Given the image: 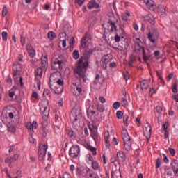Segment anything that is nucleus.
<instances>
[{
  "mask_svg": "<svg viewBox=\"0 0 178 178\" xmlns=\"http://www.w3.org/2000/svg\"><path fill=\"white\" fill-rule=\"evenodd\" d=\"M81 45L82 48L86 49V52L83 53V56L79 59L76 68L74 70L76 77L79 80H87V67H88V61L92 52L95 51L91 38L88 37V34L86 33L81 41ZM88 49V50H87Z\"/></svg>",
  "mask_w": 178,
  "mask_h": 178,
  "instance_id": "1",
  "label": "nucleus"
},
{
  "mask_svg": "<svg viewBox=\"0 0 178 178\" xmlns=\"http://www.w3.org/2000/svg\"><path fill=\"white\" fill-rule=\"evenodd\" d=\"M63 79H60V72H56L51 74L49 79V87L55 94L63 92Z\"/></svg>",
  "mask_w": 178,
  "mask_h": 178,
  "instance_id": "2",
  "label": "nucleus"
},
{
  "mask_svg": "<svg viewBox=\"0 0 178 178\" xmlns=\"http://www.w3.org/2000/svg\"><path fill=\"white\" fill-rule=\"evenodd\" d=\"M106 27H107V30L111 31V33L117 32L116 34L118 35L121 36V38H124V35H126V31H124V28L123 26H120L119 29H118V26H116V23L113 22V21L109 20L105 24Z\"/></svg>",
  "mask_w": 178,
  "mask_h": 178,
  "instance_id": "3",
  "label": "nucleus"
},
{
  "mask_svg": "<svg viewBox=\"0 0 178 178\" xmlns=\"http://www.w3.org/2000/svg\"><path fill=\"white\" fill-rule=\"evenodd\" d=\"M82 114L80 108H73L71 111L70 119L75 129L80 127V120H81Z\"/></svg>",
  "mask_w": 178,
  "mask_h": 178,
  "instance_id": "4",
  "label": "nucleus"
},
{
  "mask_svg": "<svg viewBox=\"0 0 178 178\" xmlns=\"http://www.w3.org/2000/svg\"><path fill=\"white\" fill-rule=\"evenodd\" d=\"M133 40L135 45V52L137 54H143V60L147 62V60H148V57H147V54H145V49H144V47L141 46L143 44L141 42V40H140V38L137 36H134Z\"/></svg>",
  "mask_w": 178,
  "mask_h": 178,
  "instance_id": "5",
  "label": "nucleus"
},
{
  "mask_svg": "<svg viewBox=\"0 0 178 178\" xmlns=\"http://www.w3.org/2000/svg\"><path fill=\"white\" fill-rule=\"evenodd\" d=\"M76 173L80 176H83L84 178H99V176L97 172H95L94 170L90 168H86L81 170V169L77 168Z\"/></svg>",
  "mask_w": 178,
  "mask_h": 178,
  "instance_id": "6",
  "label": "nucleus"
},
{
  "mask_svg": "<svg viewBox=\"0 0 178 178\" xmlns=\"http://www.w3.org/2000/svg\"><path fill=\"white\" fill-rule=\"evenodd\" d=\"M147 39L149 40L150 44H152L154 45V47H156L159 41V32L158 31V29L155 28L150 29L147 33Z\"/></svg>",
  "mask_w": 178,
  "mask_h": 178,
  "instance_id": "7",
  "label": "nucleus"
},
{
  "mask_svg": "<svg viewBox=\"0 0 178 178\" xmlns=\"http://www.w3.org/2000/svg\"><path fill=\"white\" fill-rule=\"evenodd\" d=\"M13 79L15 81H20L21 86H23V78L20 76L22 73V64L19 63H16L13 65Z\"/></svg>",
  "mask_w": 178,
  "mask_h": 178,
  "instance_id": "8",
  "label": "nucleus"
},
{
  "mask_svg": "<svg viewBox=\"0 0 178 178\" xmlns=\"http://www.w3.org/2000/svg\"><path fill=\"white\" fill-rule=\"evenodd\" d=\"M47 149H48V145L40 143L38 150V159L39 161H44L45 159V155H47Z\"/></svg>",
  "mask_w": 178,
  "mask_h": 178,
  "instance_id": "9",
  "label": "nucleus"
},
{
  "mask_svg": "<svg viewBox=\"0 0 178 178\" xmlns=\"http://www.w3.org/2000/svg\"><path fill=\"white\" fill-rule=\"evenodd\" d=\"M63 62L58 58H53L51 60V68L54 70H62Z\"/></svg>",
  "mask_w": 178,
  "mask_h": 178,
  "instance_id": "10",
  "label": "nucleus"
},
{
  "mask_svg": "<svg viewBox=\"0 0 178 178\" xmlns=\"http://www.w3.org/2000/svg\"><path fill=\"white\" fill-rule=\"evenodd\" d=\"M80 154V147L79 145H72L69 151V155L71 158H77Z\"/></svg>",
  "mask_w": 178,
  "mask_h": 178,
  "instance_id": "11",
  "label": "nucleus"
},
{
  "mask_svg": "<svg viewBox=\"0 0 178 178\" xmlns=\"http://www.w3.org/2000/svg\"><path fill=\"white\" fill-rule=\"evenodd\" d=\"M152 129L151 128V124L147 122L143 127V132L146 137V139L147 140V143L149 141V139L151 138V136L152 134Z\"/></svg>",
  "mask_w": 178,
  "mask_h": 178,
  "instance_id": "12",
  "label": "nucleus"
},
{
  "mask_svg": "<svg viewBox=\"0 0 178 178\" xmlns=\"http://www.w3.org/2000/svg\"><path fill=\"white\" fill-rule=\"evenodd\" d=\"M71 92L74 95H79L83 92V89L81 88V84L77 85L74 84L72 86Z\"/></svg>",
  "mask_w": 178,
  "mask_h": 178,
  "instance_id": "13",
  "label": "nucleus"
},
{
  "mask_svg": "<svg viewBox=\"0 0 178 178\" xmlns=\"http://www.w3.org/2000/svg\"><path fill=\"white\" fill-rule=\"evenodd\" d=\"M170 166L173 170L174 176L178 177V160L173 159L170 162Z\"/></svg>",
  "mask_w": 178,
  "mask_h": 178,
  "instance_id": "14",
  "label": "nucleus"
},
{
  "mask_svg": "<svg viewBox=\"0 0 178 178\" xmlns=\"http://www.w3.org/2000/svg\"><path fill=\"white\" fill-rule=\"evenodd\" d=\"M26 129H28L29 133L30 134H33V133H34V129L38 127V124L35 121H33V123L28 122L26 125Z\"/></svg>",
  "mask_w": 178,
  "mask_h": 178,
  "instance_id": "15",
  "label": "nucleus"
},
{
  "mask_svg": "<svg viewBox=\"0 0 178 178\" xmlns=\"http://www.w3.org/2000/svg\"><path fill=\"white\" fill-rule=\"evenodd\" d=\"M88 9H99L97 12H101L100 6L98 3H97L96 0H90L88 5H87Z\"/></svg>",
  "mask_w": 178,
  "mask_h": 178,
  "instance_id": "16",
  "label": "nucleus"
},
{
  "mask_svg": "<svg viewBox=\"0 0 178 178\" xmlns=\"http://www.w3.org/2000/svg\"><path fill=\"white\" fill-rule=\"evenodd\" d=\"M48 116H49V108L48 107H44V111L42 113V119L44 122H42V126L47 124V120H48Z\"/></svg>",
  "mask_w": 178,
  "mask_h": 178,
  "instance_id": "17",
  "label": "nucleus"
},
{
  "mask_svg": "<svg viewBox=\"0 0 178 178\" xmlns=\"http://www.w3.org/2000/svg\"><path fill=\"white\" fill-rule=\"evenodd\" d=\"M144 3H145L149 10L154 11L156 9V5H155V2L152 0H144Z\"/></svg>",
  "mask_w": 178,
  "mask_h": 178,
  "instance_id": "18",
  "label": "nucleus"
},
{
  "mask_svg": "<svg viewBox=\"0 0 178 178\" xmlns=\"http://www.w3.org/2000/svg\"><path fill=\"white\" fill-rule=\"evenodd\" d=\"M19 91L16 88H13L8 92V96L11 98L13 101H16L17 99V95H16V92Z\"/></svg>",
  "mask_w": 178,
  "mask_h": 178,
  "instance_id": "19",
  "label": "nucleus"
},
{
  "mask_svg": "<svg viewBox=\"0 0 178 178\" xmlns=\"http://www.w3.org/2000/svg\"><path fill=\"white\" fill-rule=\"evenodd\" d=\"M17 159H19V154H14L13 157H8L6 159L5 162L10 167L12 166V163H13V162H16Z\"/></svg>",
  "mask_w": 178,
  "mask_h": 178,
  "instance_id": "20",
  "label": "nucleus"
},
{
  "mask_svg": "<svg viewBox=\"0 0 178 178\" xmlns=\"http://www.w3.org/2000/svg\"><path fill=\"white\" fill-rule=\"evenodd\" d=\"M149 83L151 81L149 80H143L140 82V88L141 90H147L149 87Z\"/></svg>",
  "mask_w": 178,
  "mask_h": 178,
  "instance_id": "21",
  "label": "nucleus"
},
{
  "mask_svg": "<svg viewBox=\"0 0 178 178\" xmlns=\"http://www.w3.org/2000/svg\"><path fill=\"white\" fill-rule=\"evenodd\" d=\"M26 49L29 54L31 58H34L35 56V50L30 44L26 45Z\"/></svg>",
  "mask_w": 178,
  "mask_h": 178,
  "instance_id": "22",
  "label": "nucleus"
},
{
  "mask_svg": "<svg viewBox=\"0 0 178 178\" xmlns=\"http://www.w3.org/2000/svg\"><path fill=\"white\" fill-rule=\"evenodd\" d=\"M122 138L124 141H127L131 140L130 136L129 135V132H127V129H123L122 131Z\"/></svg>",
  "mask_w": 178,
  "mask_h": 178,
  "instance_id": "23",
  "label": "nucleus"
},
{
  "mask_svg": "<svg viewBox=\"0 0 178 178\" xmlns=\"http://www.w3.org/2000/svg\"><path fill=\"white\" fill-rule=\"evenodd\" d=\"M44 70H43L41 67H38L35 70V76L37 79H41L42 76V72H44Z\"/></svg>",
  "mask_w": 178,
  "mask_h": 178,
  "instance_id": "24",
  "label": "nucleus"
},
{
  "mask_svg": "<svg viewBox=\"0 0 178 178\" xmlns=\"http://www.w3.org/2000/svg\"><path fill=\"white\" fill-rule=\"evenodd\" d=\"M110 170L111 172V176H113V173L118 170V165L115 161H111L110 164Z\"/></svg>",
  "mask_w": 178,
  "mask_h": 178,
  "instance_id": "25",
  "label": "nucleus"
},
{
  "mask_svg": "<svg viewBox=\"0 0 178 178\" xmlns=\"http://www.w3.org/2000/svg\"><path fill=\"white\" fill-rule=\"evenodd\" d=\"M91 130V137L93 138L94 141L95 143H97V141L99 140V137L98 136V132H97V130Z\"/></svg>",
  "mask_w": 178,
  "mask_h": 178,
  "instance_id": "26",
  "label": "nucleus"
},
{
  "mask_svg": "<svg viewBox=\"0 0 178 178\" xmlns=\"http://www.w3.org/2000/svg\"><path fill=\"white\" fill-rule=\"evenodd\" d=\"M124 148L126 151H130L131 149V140L124 141Z\"/></svg>",
  "mask_w": 178,
  "mask_h": 178,
  "instance_id": "27",
  "label": "nucleus"
},
{
  "mask_svg": "<svg viewBox=\"0 0 178 178\" xmlns=\"http://www.w3.org/2000/svg\"><path fill=\"white\" fill-rule=\"evenodd\" d=\"M42 67L44 70L48 67V58L47 56L42 58Z\"/></svg>",
  "mask_w": 178,
  "mask_h": 178,
  "instance_id": "28",
  "label": "nucleus"
},
{
  "mask_svg": "<svg viewBox=\"0 0 178 178\" xmlns=\"http://www.w3.org/2000/svg\"><path fill=\"white\" fill-rule=\"evenodd\" d=\"M117 156L119 161H121L122 162H123V161L126 159V156L124 155V152H123L122 151H119L117 153Z\"/></svg>",
  "mask_w": 178,
  "mask_h": 178,
  "instance_id": "29",
  "label": "nucleus"
},
{
  "mask_svg": "<svg viewBox=\"0 0 178 178\" xmlns=\"http://www.w3.org/2000/svg\"><path fill=\"white\" fill-rule=\"evenodd\" d=\"M86 148H87V149H88L89 151H90L92 152V155H94V156L97 155V148L91 146V145H90V144L86 145Z\"/></svg>",
  "mask_w": 178,
  "mask_h": 178,
  "instance_id": "30",
  "label": "nucleus"
},
{
  "mask_svg": "<svg viewBox=\"0 0 178 178\" xmlns=\"http://www.w3.org/2000/svg\"><path fill=\"white\" fill-rule=\"evenodd\" d=\"M145 20L149 22L150 24H155V18H154V16L152 15H149L145 17Z\"/></svg>",
  "mask_w": 178,
  "mask_h": 178,
  "instance_id": "31",
  "label": "nucleus"
},
{
  "mask_svg": "<svg viewBox=\"0 0 178 178\" xmlns=\"http://www.w3.org/2000/svg\"><path fill=\"white\" fill-rule=\"evenodd\" d=\"M136 62V56L134 54H131L129 56V67H133V63Z\"/></svg>",
  "mask_w": 178,
  "mask_h": 178,
  "instance_id": "32",
  "label": "nucleus"
},
{
  "mask_svg": "<svg viewBox=\"0 0 178 178\" xmlns=\"http://www.w3.org/2000/svg\"><path fill=\"white\" fill-rule=\"evenodd\" d=\"M91 165L93 170H98L99 169V163H98V161H93L91 162Z\"/></svg>",
  "mask_w": 178,
  "mask_h": 178,
  "instance_id": "33",
  "label": "nucleus"
},
{
  "mask_svg": "<svg viewBox=\"0 0 178 178\" xmlns=\"http://www.w3.org/2000/svg\"><path fill=\"white\" fill-rule=\"evenodd\" d=\"M41 134L43 136V137H47L48 134H49V129L47 127H42L40 130Z\"/></svg>",
  "mask_w": 178,
  "mask_h": 178,
  "instance_id": "34",
  "label": "nucleus"
},
{
  "mask_svg": "<svg viewBox=\"0 0 178 178\" xmlns=\"http://www.w3.org/2000/svg\"><path fill=\"white\" fill-rule=\"evenodd\" d=\"M129 17H130V13H129V11L122 14V19L124 20V22H127V20H129Z\"/></svg>",
  "mask_w": 178,
  "mask_h": 178,
  "instance_id": "35",
  "label": "nucleus"
},
{
  "mask_svg": "<svg viewBox=\"0 0 178 178\" xmlns=\"http://www.w3.org/2000/svg\"><path fill=\"white\" fill-rule=\"evenodd\" d=\"M54 131L55 133V134H56L57 136H59V134H60V127H59V125H54Z\"/></svg>",
  "mask_w": 178,
  "mask_h": 178,
  "instance_id": "36",
  "label": "nucleus"
},
{
  "mask_svg": "<svg viewBox=\"0 0 178 178\" xmlns=\"http://www.w3.org/2000/svg\"><path fill=\"white\" fill-rule=\"evenodd\" d=\"M95 84H102V78L99 76V74H97L95 79Z\"/></svg>",
  "mask_w": 178,
  "mask_h": 178,
  "instance_id": "37",
  "label": "nucleus"
},
{
  "mask_svg": "<svg viewBox=\"0 0 178 178\" xmlns=\"http://www.w3.org/2000/svg\"><path fill=\"white\" fill-rule=\"evenodd\" d=\"M121 105L124 108H126V106H127V105H129V102H127V99H126V97H122L121 99Z\"/></svg>",
  "mask_w": 178,
  "mask_h": 178,
  "instance_id": "38",
  "label": "nucleus"
},
{
  "mask_svg": "<svg viewBox=\"0 0 178 178\" xmlns=\"http://www.w3.org/2000/svg\"><path fill=\"white\" fill-rule=\"evenodd\" d=\"M8 131L10 133H15L16 132V127L10 124L8 125Z\"/></svg>",
  "mask_w": 178,
  "mask_h": 178,
  "instance_id": "39",
  "label": "nucleus"
},
{
  "mask_svg": "<svg viewBox=\"0 0 178 178\" xmlns=\"http://www.w3.org/2000/svg\"><path fill=\"white\" fill-rule=\"evenodd\" d=\"M47 37L49 40H54V38H56V34L52 31H50L48 33Z\"/></svg>",
  "mask_w": 178,
  "mask_h": 178,
  "instance_id": "40",
  "label": "nucleus"
},
{
  "mask_svg": "<svg viewBox=\"0 0 178 178\" xmlns=\"http://www.w3.org/2000/svg\"><path fill=\"white\" fill-rule=\"evenodd\" d=\"M86 161L88 162V163H90V162H93L94 160V157H92V156L91 155V154H88L86 155Z\"/></svg>",
  "mask_w": 178,
  "mask_h": 178,
  "instance_id": "41",
  "label": "nucleus"
},
{
  "mask_svg": "<svg viewBox=\"0 0 178 178\" xmlns=\"http://www.w3.org/2000/svg\"><path fill=\"white\" fill-rule=\"evenodd\" d=\"M111 61V59H109V58L106 56H104L102 58V62L104 63V65H107V63H109V62Z\"/></svg>",
  "mask_w": 178,
  "mask_h": 178,
  "instance_id": "42",
  "label": "nucleus"
},
{
  "mask_svg": "<svg viewBox=\"0 0 178 178\" xmlns=\"http://www.w3.org/2000/svg\"><path fill=\"white\" fill-rule=\"evenodd\" d=\"M97 110L98 111V112L102 113L105 111V107H104V106L102 104H98L97 106Z\"/></svg>",
  "mask_w": 178,
  "mask_h": 178,
  "instance_id": "43",
  "label": "nucleus"
},
{
  "mask_svg": "<svg viewBox=\"0 0 178 178\" xmlns=\"http://www.w3.org/2000/svg\"><path fill=\"white\" fill-rule=\"evenodd\" d=\"M72 55H73L74 59H79V58H80V54H79L78 50H74Z\"/></svg>",
  "mask_w": 178,
  "mask_h": 178,
  "instance_id": "44",
  "label": "nucleus"
},
{
  "mask_svg": "<svg viewBox=\"0 0 178 178\" xmlns=\"http://www.w3.org/2000/svg\"><path fill=\"white\" fill-rule=\"evenodd\" d=\"M87 115H88V119H92V116H94V115H95V111H88L87 112Z\"/></svg>",
  "mask_w": 178,
  "mask_h": 178,
  "instance_id": "45",
  "label": "nucleus"
},
{
  "mask_svg": "<svg viewBox=\"0 0 178 178\" xmlns=\"http://www.w3.org/2000/svg\"><path fill=\"white\" fill-rule=\"evenodd\" d=\"M159 10L161 13H166V6H159Z\"/></svg>",
  "mask_w": 178,
  "mask_h": 178,
  "instance_id": "46",
  "label": "nucleus"
},
{
  "mask_svg": "<svg viewBox=\"0 0 178 178\" xmlns=\"http://www.w3.org/2000/svg\"><path fill=\"white\" fill-rule=\"evenodd\" d=\"M1 36H2L3 41H8V33L7 32H5V31L2 32Z\"/></svg>",
  "mask_w": 178,
  "mask_h": 178,
  "instance_id": "47",
  "label": "nucleus"
},
{
  "mask_svg": "<svg viewBox=\"0 0 178 178\" xmlns=\"http://www.w3.org/2000/svg\"><path fill=\"white\" fill-rule=\"evenodd\" d=\"M128 120H129V116L124 115L123 118V123L124 126H126L127 127V126H129V123H127Z\"/></svg>",
  "mask_w": 178,
  "mask_h": 178,
  "instance_id": "48",
  "label": "nucleus"
},
{
  "mask_svg": "<svg viewBox=\"0 0 178 178\" xmlns=\"http://www.w3.org/2000/svg\"><path fill=\"white\" fill-rule=\"evenodd\" d=\"M113 108H114V109H118L120 108V102H115L113 103Z\"/></svg>",
  "mask_w": 178,
  "mask_h": 178,
  "instance_id": "49",
  "label": "nucleus"
},
{
  "mask_svg": "<svg viewBox=\"0 0 178 178\" xmlns=\"http://www.w3.org/2000/svg\"><path fill=\"white\" fill-rule=\"evenodd\" d=\"M68 136L70 138H74L76 137V134L72 130H70L68 131Z\"/></svg>",
  "mask_w": 178,
  "mask_h": 178,
  "instance_id": "50",
  "label": "nucleus"
},
{
  "mask_svg": "<svg viewBox=\"0 0 178 178\" xmlns=\"http://www.w3.org/2000/svg\"><path fill=\"white\" fill-rule=\"evenodd\" d=\"M118 119H123V112L118 111L116 113Z\"/></svg>",
  "mask_w": 178,
  "mask_h": 178,
  "instance_id": "51",
  "label": "nucleus"
},
{
  "mask_svg": "<svg viewBox=\"0 0 178 178\" xmlns=\"http://www.w3.org/2000/svg\"><path fill=\"white\" fill-rule=\"evenodd\" d=\"M169 127V122H165L163 127H162V129L163 130H164L165 133H168V127Z\"/></svg>",
  "mask_w": 178,
  "mask_h": 178,
  "instance_id": "52",
  "label": "nucleus"
},
{
  "mask_svg": "<svg viewBox=\"0 0 178 178\" xmlns=\"http://www.w3.org/2000/svg\"><path fill=\"white\" fill-rule=\"evenodd\" d=\"M161 160L160 158H158L156 161V168L158 169V168H161Z\"/></svg>",
  "mask_w": 178,
  "mask_h": 178,
  "instance_id": "53",
  "label": "nucleus"
},
{
  "mask_svg": "<svg viewBox=\"0 0 178 178\" xmlns=\"http://www.w3.org/2000/svg\"><path fill=\"white\" fill-rule=\"evenodd\" d=\"M44 97H51L50 92L48 89H45L43 92Z\"/></svg>",
  "mask_w": 178,
  "mask_h": 178,
  "instance_id": "54",
  "label": "nucleus"
},
{
  "mask_svg": "<svg viewBox=\"0 0 178 178\" xmlns=\"http://www.w3.org/2000/svg\"><path fill=\"white\" fill-rule=\"evenodd\" d=\"M123 76L125 80H129L130 79V75L128 72H124L123 73Z\"/></svg>",
  "mask_w": 178,
  "mask_h": 178,
  "instance_id": "55",
  "label": "nucleus"
},
{
  "mask_svg": "<svg viewBox=\"0 0 178 178\" xmlns=\"http://www.w3.org/2000/svg\"><path fill=\"white\" fill-rule=\"evenodd\" d=\"M2 15L3 17L8 15V8L6 7L3 8Z\"/></svg>",
  "mask_w": 178,
  "mask_h": 178,
  "instance_id": "56",
  "label": "nucleus"
},
{
  "mask_svg": "<svg viewBox=\"0 0 178 178\" xmlns=\"http://www.w3.org/2000/svg\"><path fill=\"white\" fill-rule=\"evenodd\" d=\"M168 151H169L170 154L172 155V156H175V154H176L175 149L169 147Z\"/></svg>",
  "mask_w": 178,
  "mask_h": 178,
  "instance_id": "57",
  "label": "nucleus"
},
{
  "mask_svg": "<svg viewBox=\"0 0 178 178\" xmlns=\"http://www.w3.org/2000/svg\"><path fill=\"white\" fill-rule=\"evenodd\" d=\"M162 107L161 106H157L156 107V112H157V113H162Z\"/></svg>",
  "mask_w": 178,
  "mask_h": 178,
  "instance_id": "58",
  "label": "nucleus"
},
{
  "mask_svg": "<svg viewBox=\"0 0 178 178\" xmlns=\"http://www.w3.org/2000/svg\"><path fill=\"white\" fill-rule=\"evenodd\" d=\"M121 38H122V36H120V35L115 34V42H120Z\"/></svg>",
  "mask_w": 178,
  "mask_h": 178,
  "instance_id": "59",
  "label": "nucleus"
},
{
  "mask_svg": "<svg viewBox=\"0 0 178 178\" xmlns=\"http://www.w3.org/2000/svg\"><path fill=\"white\" fill-rule=\"evenodd\" d=\"M163 162L165 163H169V159H168V156H166V154H163Z\"/></svg>",
  "mask_w": 178,
  "mask_h": 178,
  "instance_id": "60",
  "label": "nucleus"
},
{
  "mask_svg": "<svg viewBox=\"0 0 178 178\" xmlns=\"http://www.w3.org/2000/svg\"><path fill=\"white\" fill-rule=\"evenodd\" d=\"M104 140H109V131H104Z\"/></svg>",
  "mask_w": 178,
  "mask_h": 178,
  "instance_id": "61",
  "label": "nucleus"
},
{
  "mask_svg": "<svg viewBox=\"0 0 178 178\" xmlns=\"http://www.w3.org/2000/svg\"><path fill=\"white\" fill-rule=\"evenodd\" d=\"M85 0H75L76 3H78L79 6H81L84 3Z\"/></svg>",
  "mask_w": 178,
  "mask_h": 178,
  "instance_id": "62",
  "label": "nucleus"
},
{
  "mask_svg": "<svg viewBox=\"0 0 178 178\" xmlns=\"http://www.w3.org/2000/svg\"><path fill=\"white\" fill-rule=\"evenodd\" d=\"M31 62L32 66H33V67H35V66H37V60H35V59H32V60H31Z\"/></svg>",
  "mask_w": 178,
  "mask_h": 178,
  "instance_id": "63",
  "label": "nucleus"
},
{
  "mask_svg": "<svg viewBox=\"0 0 178 178\" xmlns=\"http://www.w3.org/2000/svg\"><path fill=\"white\" fill-rule=\"evenodd\" d=\"M72 177L70 176V174L65 172L63 175V178H71Z\"/></svg>",
  "mask_w": 178,
  "mask_h": 178,
  "instance_id": "64",
  "label": "nucleus"
}]
</instances>
